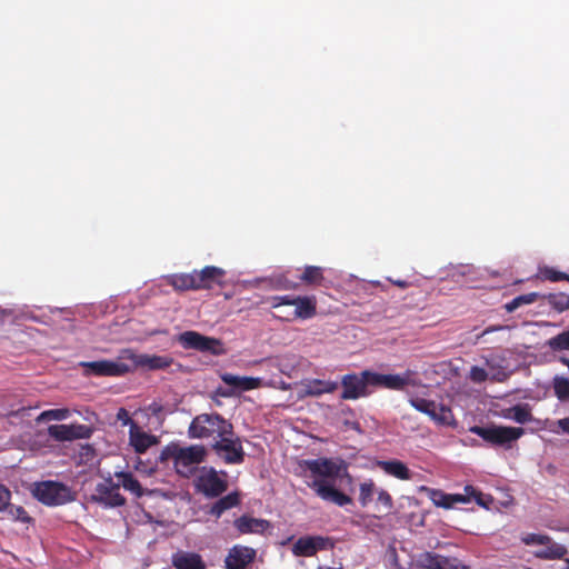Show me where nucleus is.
Returning <instances> with one entry per match:
<instances>
[{
	"mask_svg": "<svg viewBox=\"0 0 569 569\" xmlns=\"http://www.w3.org/2000/svg\"><path fill=\"white\" fill-rule=\"evenodd\" d=\"M303 466L311 473V480L307 486L323 501L345 507L352 502V499L338 490L335 480L339 477L341 467L329 458L305 460Z\"/></svg>",
	"mask_w": 569,
	"mask_h": 569,
	"instance_id": "nucleus-1",
	"label": "nucleus"
},
{
	"mask_svg": "<svg viewBox=\"0 0 569 569\" xmlns=\"http://www.w3.org/2000/svg\"><path fill=\"white\" fill-rule=\"evenodd\" d=\"M342 400H356L368 397L375 389L382 388L381 373L363 370L360 373H348L341 378Z\"/></svg>",
	"mask_w": 569,
	"mask_h": 569,
	"instance_id": "nucleus-2",
	"label": "nucleus"
},
{
	"mask_svg": "<svg viewBox=\"0 0 569 569\" xmlns=\"http://www.w3.org/2000/svg\"><path fill=\"white\" fill-rule=\"evenodd\" d=\"M232 423L224 419L221 415L201 413L196 416L189 425L188 436L191 439L213 438L232 433Z\"/></svg>",
	"mask_w": 569,
	"mask_h": 569,
	"instance_id": "nucleus-3",
	"label": "nucleus"
},
{
	"mask_svg": "<svg viewBox=\"0 0 569 569\" xmlns=\"http://www.w3.org/2000/svg\"><path fill=\"white\" fill-rule=\"evenodd\" d=\"M273 309L281 307H293L292 310L286 312L281 318L286 321L296 319H311L317 315V299L315 296H274L269 299Z\"/></svg>",
	"mask_w": 569,
	"mask_h": 569,
	"instance_id": "nucleus-4",
	"label": "nucleus"
},
{
	"mask_svg": "<svg viewBox=\"0 0 569 569\" xmlns=\"http://www.w3.org/2000/svg\"><path fill=\"white\" fill-rule=\"evenodd\" d=\"M176 340L186 350L208 352L212 356H221L226 352L220 339L207 337L193 330L179 333Z\"/></svg>",
	"mask_w": 569,
	"mask_h": 569,
	"instance_id": "nucleus-5",
	"label": "nucleus"
},
{
	"mask_svg": "<svg viewBox=\"0 0 569 569\" xmlns=\"http://www.w3.org/2000/svg\"><path fill=\"white\" fill-rule=\"evenodd\" d=\"M206 457L207 449L203 445L188 447L178 445L174 470L179 476L190 478L196 473L198 465L203 462Z\"/></svg>",
	"mask_w": 569,
	"mask_h": 569,
	"instance_id": "nucleus-6",
	"label": "nucleus"
},
{
	"mask_svg": "<svg viewBox=\"0 0 569 569\" xmlns=\"http://www.w3.org/2000/svg\"><path fill=\"white\" fill-rule=\"evenodd\" d=\"M33 496L37 500L47 506H60L74 499L70 488L57 481L36 483Z\"/></svg>",
	"mask_w": 569,
	"mask_h": 569,
	"instance_id": "nucleus-7",
	"label": "nucleus"
},
{
	"mask_svg": "<svg viewBox=\"0 0 569 569\" xmlns=\"http://www.w3.org/2000/svg\"><path fill=\"white\" fill-rule=\"evenodd\" d=\"M212 450L228 465H239L244 461V450L241 439L232 429L231 435L219 437L211 445Z\"/></svg>",
	"mask_w": 569,
	"mask_h": 569,
	"instance_id": "nucleus-8",
	"label": "nucleus"
},
{
	"mask_svg": "<svg viewBox=\"0 0 569 569\" xmlns=\"http://www.w3.org/2000/svg\"><path fill=\"white\" fill-rule=\"evenodd\" d=\"M470 431L482 438L485 441L497 446H503L512 441H516L525 433L523 429L520 427L506 426H475L470 429Z\"/></svg>",
	"mask_w": 569,
	"mask_h": 569,
	"instance_id": "nucleus-9",
	"label": "nucleus"
},
{
	"mask_svg": "<svg viewBox=\"0 0 569 569\" xmlns=\"http://www.w3.org/2000/svg\"><path fill=\"white\" fill-rule=\"evenodd\" d=\"M409 403L418 411L428 415L435 422L442 426L456 425L455 416L451 409L445 405H437L432 400L420 397H412Z\"/></svg>",
	"mask_w": 569,
	"mask_h": 569,
	"instance_id": "nucleus-10",
	"label": "nucleus"
},
{
	"mask_svg": "<svg viewBox=\"0 0 569 569\" xmlns=\"http://www.w3.org/2000/svg\"><path fill=\"white\" fill-rule=\"evenodd\" d=\"M121 359L130 360L136 368H144L148 370H162L169 368L173 363V358L169 356H158L148 353H136L132 349H123L120 355Z\"/></svg>",
	"mask_w": 569,
	"mask_h": 569,
	"instance_id": "nucleus-11",
	"label": "nucleus"
},
{
	"mask_svg": "<svg viewBox=\"0 0 569 569\" xmlns=\"http://www.w3.org/2000/svg\"><path fill=\"white\" fill-rule=\"evenodd\" d=\"M84 375L97 377H121L131 371V367L118 361L98 360L80 362Z\"/></svg>",
	"mask_w": 569,
	"mask_h": 569,
	"instance_id": "nucleus-12",
	"label": "nucleus"
},
{
	"mask_svg": "<svg viewBox=\"0 0 569 569\" xmlns=\"http://www.w3.org/2000/svg\"><path fill=\"white\" fill-rule=\"evenodd\" d=\"M92 432L93 429L90 426L81 423L51 425L48 427V435L59 442L89 439Z\"/></svg>",
	"mask_w": 569,
	"mask_h": 569,
	"instance_id": "nucleus-13",
	"label": "nucleus"
},
{
	"mask_svg": "<svg viewBox=\"0 0 569 569\" xmlns=\"http://www.w3.org/2000/svg\"><path fill=\"white\" fill-rule=\"evenodd\" d=\"M331 539L322 536L300 537L292 546L291 551L296 557H312L319 550L331 548Z\"/></svg>",
	"mask_w": 569,
	"mask_h": 569,
	"instance_id": "nucleus-14",
	"label": "nucleus"
},
{
	"mask_svg": "<svg viewBox=\"0 0 569 569\" xmlns=\"http://www.w3.org/2000/svg\"><path fill=\"white\" fill-rule=\"evenodd\" d=\"M257 558V550L243 545H234L224 558L226 569H248Z\"/></svg>",
	"mask_w": 569,
	"mask_h": 569,
	"instance_id": "nucleus-15",
	"label": "nucleus"
},
{
	"mask_svg": "<svg viewBox=\"0 0 569 569\" xmlns=\"http://www.w3.org/2000/svg\"><path fill=\"white\" fill-rule=\"evenodd\" d=\"M196 486L200 492L209 498L219 497L228 488L227 481L220 478L213 468L202 472L198 477Z\"/></svg>",
	"mask_w": 569,
	"mask_h": 569,
	"instance_id": "nucleus-16",
	"label": "nucleus"
},
{
	"mask_svg": "<svg viewBox=\"0 0 569 569\" xmlns=\"http://www.w3.org/2000/svg\"><path fill=\"white\" fill-rule=\"evenodd\" d=\"M382 378V388L389 390H405L406 387H421L422 382L419 375L412 370H406L399 375H383Z\"/></svg>",
	"mask_w": 569,
	"mask_h": 569,
	"instance_id": "nucleus-17",
	"label": "nucleus"
},
{
	"mask_svg": "<svg viewBox=\"0 0 569 569\" xmlns=\"http://www.w3.org/2000/svg\"><path fill=\"white\" fill-rule=\"evenodd\" d=\"M120 485L113 483L111 478L96 487V499L109 507H121L126 498L119 492Z\"/></svg>",
	"mask_w": 569,
	"mask_h": 569,
	"instance_id": "nucleus-18",
	"label": "nucleus"
},
{
	"mask_svg": "<svg viewBox=\"0 0 569 569\" xmlns=\"http://www.w3.org/2000/svg\"><path fill=\"white\" fill-rule=\"evenodd\" d=\"M233 527L239 535H263L271 528V525L266 519L253 518L251 516L243 515L233 521Z\"/></svg>",
	"mask_w": 569,
	"mask_h": 569,
	"instance_id": "nucleus-19",
	"label": "nucleus"
},
{
	"mask_svg": "<svg viewBox=\"0 0 569 569\" xmlns=\"http://www.w3.org/2000/svg\"><path fill=\"white\" fill-rule=\"evenodd\" d=\"M226 271L214 266H207L202 270H194L197 289H210L213 284H220Z\"/></svg>",
	"mask_w": 569,
	"mask_h": 569,
	"instance_id": "nucleus-20",
	"label": "nucleus"
},
{
	"mask_svg": "<svg viewBox=\"0 0 569 569\" xmlns=\"http://www.w3.org/2000/svg\"><path fill=\"white\" fill-rule=\"evenodd\" d=\"M129 440L137 453H144L151 446L158 443L156 436L142 431L134 421H131Z\"/></svg>",
	"mask_w": 569,
	"mask_h": 569,
	"instance_id": "nucleus-21",
	"label": "nucleus"
},
{
	"mask_svg": "<svg viewBox=\"0 0 569 569\" xmlns=\"http://www.w3.org/2000/svg\"><path fill=\"white\" fill-rule=\"evenodd\" d=\"M172 566L176 569H206L202 557L196 552L178 551L172 556Z\"/></svg>",
	"mask_w": 569,
	"mask_h": 569,
	"instance_id": "nucleus-22",
	"label": "nucleus"
},
{
	"mask_svg": "<svg viewBox=\"0 0 569 569\" xmlns=\"http://www.w3.org/2000/svg\"><path fill=\"white\" fill-rule=\"evenodd\" d=\"M377 466L385 473L395 477L399 480H410L412 478V472L410 471V469L407 467L405 462L400 460H382L378 461Z\"/></svg>",
	"mask_w": 569,
	"mask_h": 569,
	"instance_id": "nucleus-23",
	"label": "nucleus"
},
{
	"mask_svg": "<svg viewBox=\"0 0 569 569\" xmlns=\"http://www.w3.org/2000/svg\"><path fill=\"white\" fill-rule=\"evenodd\" d=\"M221 380L230 387L237 388L242 391L253 390L260 388L262 381L260 378L253 377H240L234 376L232 373H223L221 375Z\"/></svg>",
	"mask_w": 569,
	"mask_h": 569,
	"instance_id": "nucleus-24",
	"label": "nucleus"
},
{
	"mask_svg": "<svg viewBox=\"0 0 569 569\" xmlns=\"http://www.w3.org/2000/svg\"><path fill=\"white\" fill-rule=\"evenodd\" d=\"M339 387V383L331 380L313 379L305 385V392L307 396L319 397L323 393H332Z\"/></svg>",
	"mask_w": 569,
	"mask_h": 569,
	"instance_id": "nucleus-25",
	"label": "nucleus"
},
{
	"mask_svg": "<svg viewBox=\"0 0 569 569\" xmlns=\"http://www.w3.org/2000/svg\"><path fill=\"white\" fill-rule=\"evenodd\" d=\"M503 417L521 425L532 421L531 409L528 403H519L508 408Z\"/></svg>",
	"mask_w": 569,
	"mask_h": 569,
	"instance_id": "nucleus-26",
	"label": "nucleus"
},
{
	"mask_svg": "<svg viewBox=\"0 0 569 569\" xmlns=\"http://www.w3.org/2000/svg\"><path fill=\"white\" fill-rule=\"evenodd\" d=\"M240 503V497L237 492H230L227 496L217 500L211 509L210 515L219 518L224 511L237 507Z\"/></svg>",
	"mask_w": 569,
	"mask_h": 569,
	"instance_id": "nucleus-27",
	"label": "nucleus"
},
{
	"mask_svg": "<svg viewBox=\"0 0 569 569\" xmlns=\"http://www.w3.org/2000/svg\"><path fill=\"white\" fill-rule=\"evenodd\" d=\"M114 476L119 480L118 485L133 493L137 498H140L144 495L140 482L133 477L131 472L120 471L116 472Z\"/></svg>",
	"mask_w": 569,
	"mask_h": 569,
	"instance_id": "nucleus-28",
	"label": "nucleus"
},
{
	"mask_svg": "<svg viewBox=\"0 0 569 569\" xmlns=\"http://www.w3.org/2000/svg\"><path fill=\"white\" fill-rule=\"evenodd\" d=\"M419 490L425 492L435 506L443 509L451 508L450 493H447L440 489L429 488L427 486H421Z\"/></svg>",
	"mask_w": 569,
	"mask_h": 569,
	"instance_id": "nucleus-29",
	"label": "nucleus"
},
{
	"mask_svg": "<svg viewBox=\"0 0 569 569\" xmlns=\"http://www.w3.org/2000/svg\"><path fill=\"white\" fill-rule=\"evenodd\" d=\"M169 283L178 290H198L196 283L194 270L191 273L172 274Z\"/></svg>",
	"mask_w": 569,
	"mask_h": 569,
	"instance_id": "nucleus-30",
	"label": "nucleus"
},
{
	"mask_svg": "<svg viewBox=\"0 0 569 569\" xmlns=\"http://www.w3.org/2000/svg\"><path fill=\"white\" fill-rule=\"evenodd\" d=\"M386 559L390 569H412V561L403 559L397 548L390 545L386 552Z\"/></svg>",
	"mask_w": 569,
	"mask_h": 569,
	"instance_id": "nucleus-31",
	"label": "nucleus"
},
{
	"mask_svg": "<svg viewBox=\"0 0 569 569\" xmlns=\"http://www.w3.org/2000/svg\"><path fill=\"white\" fill-rule=\"evenodd\" d=\"M542 546L545 548L537 553V556L542 559H562L568 553L563 545L553 542L551 539L549 543Z\"/></svg>",
	"mask_w": 569,
	"mask_h": 569,
	"instance_id": "nucleus-32",
	"label": "nucleus"
},
{
	"mask_svg": "<svg viewBox=\"0 0 569 569\" xmlns=\"http://www.w3.org/2000/svg\"><path fill=\"white\" fill-rule=\"evenodd\" d=\"M300 280L306 284H320L323 280V270L321 267L307 266L300 276Z\"/></svg>",
	"mask_w": 569,
	"mask_h": 569,
	"instance_id": "nucleus-33",
	"label": "nucleus"
},
{
	"mask_svg": "<svg viewBox=\"0 0 569 569\" xmlns=\"http://www.w3.org/2000/svg\"><path fill=\"white\" fill-rule=\"evenodd\" d=\"M538 298H539V293H537V292L521 295V296L513 298L508 303H506L505 309L507 310V312H513L519 307H521L523 305H531V303L536 302L538 300Z\"/></svg>",
	"mask_w": 569,
	"mask_h": 569,
	"instance_id": "nucleus-34",
	"label": "nucleus"
},
{
	"mask_svg": "<svg viewBox=\"0 0 569 569\" xmlns=\"http://www.w3.org/2000/svg\"><path fill=\"white\" fill-rule=\"evenodd\" d=\"M545 298L548 303L558 312H563L569 309V293H549Z\"/></svg>",
	"mask_w": 569,
	"mask_h": 569,
	"instance_id": "nucleus-35",
	"label": "nucleus"
},
{
	"mask_svg": "<svg viewBox=\"0 0 569 569\" xmlns=\"http://www.w3.org/2000/svg\"><path fill=\"white\" fill-rule=\"evenodd\" d=\"M552 388L555 396L559 401H567L569 399V379L556 376L552 379Z\"/></svg>",
	"mask_w": 569,
	"mask_h": 569,
	"instance_id": "nucleus-36",
	"label": "nucleus"
},
{
	"mask_svg": "<svg viewBox=\"0 0 569 569\" xmlns=\"http://www.w3.org/2000/svg\"><path fill=\"white\" fill-rule=\"evenodd\" d=\"M441 558V555L425 551L418 556L417 563L425 569H439Z\"/></svg>",
	"mask_w": 569,
	"mask_h": 569,
	"instance_id": "nucleus-37",
	"label": "nucleus"
},
{
	"mask_svg": "<svg viewBox=\"0 0 569 569\" xmlns=\"http://www.w3.org/2000/svg\"><path fill=\"white\" fill-rule=\"evenodd\" d=\"M70 410L67 408L61 409H50L42 411L36 419L38 423L49 421V420H64L69 418Z\"/></svg>",
	"mask_w": 569,
	"mask_h": 569,
	"instance_id": "nucleus-38",
	"label": "nucleus"
},
{
	"mask_svg": "<svg viewBox=\"0 0 569 569\" xmlns=\"http://www.w3.org/2000/svg\"><path fill=\"white\" fill-rule=\"evenodd\" d=\"M547 345L553 351L569 350V330L550 338Z\"/></svg>",
	"mask_w": 569,
	"mask_h": 569,
	"instance_id": "nucleus-39",
	"label": "nucleus"
},
{
	"mask_svg": "<svg viewBox=\"0 0 569 569\" xmlns=\"http://www.w3.org/2000/svg\"><path fill=\"white\" fill-rule=\"evenodd\" d=\"M8 513L9 518L13 521L21 522H30L31 518L28 516L27 511L21 506H13L10 502L8 503V508L4 509Z\"/></svg>",
	"mask_w": 569,
	"mask_h": 569,
	"instance_id": "nucleus-40",
	"label": "nucleus"
},
{
	"mask_svg": "<svg viewBox=\"0 0 569 569\" xmlns=\"http://www.w3.org/2000/svg\"><path fill=\"white\" fill-rule=\"evenodd\" d=\"M486 365L490 370V378L497 382H503L509 378V373L501 366L495 363L493 360H486Z\"/></svg>",
	"mask_w": 569,
	"mask_h": 569,
	"instance_id": "nucleus-41",
	"label": "nucleus"
},
{
	"mask_svg": "<svg viewBox=\"0 0 569 569\" xmlns=\"http://www.w3.org/2000/svg\"><path fill=\"white\" fill-rule=\"evenodd\" d=\"M359 502L362 507H366L371 500L375 492V483L370 480L362 482L359 488Z\"/></svg>",
	"mask_w": 569,
	"mask_h": 569,
	"instance_id": "nucleus-42",
	"label": "nucleus"
},
{
	"mask_svg": "<svg viewBox=\"0 0 569 569\" xmlns=\"http://www.w3.org/2000/svg\"><path fill=\"white\" fill-rule=\"evenodd\" d=\"M177 449H178V443H174V442H171L169 445H167L160 452L159 457H158V462L160 463H164L167 462L168 460H172L173 463L176 462V457H177Z\"/></svg>",
	"mask_w": 569,
	"mask_h": 569,
	"instance_id": "nucleus-43",
	"label": "nucleus"
},
{
	"mask_svg": "<svg viewBox=\"0 0 569 569\" xmlns=\"http://www.w3.org/2000/svg\"><path fill=\"white\" fill-rule=\"evenodd\" d=\"M465 496H468L469 497V502L471 501V499H475L477 505L481 506V507H488L487 506V501L485 500V495L480 491H478L473 486L471 485H467L465 487Z\"/></svg>",
	"mask_w": 569,
	"mask_h": 569,
	"instance_id": "nucleus-44",
	"label": "nucleus"
},
{
	"mask_svg": "<svg viewBox=\"0 0 569 569\" xmlns=\"http://www.w3.org/2000/svg\"><path fill=\"white\" fill-rule=\"evenodd\" d=\"M540 274H541L542 279H546V280H549L552 282L561 281L567 278V273L555 270L553 268H549V267L541 269Z\"/></svg>",
	"mask_w": 569,
	"mask_h": 569,
	"instance_id": "nucleus-45",
	"label": "nucleus"
},
{
	"mask_svg": "<svg viewBox=\"0 0 569 569\" xmlns=\"http://www.w3.org/2000/svg\"><path fill=\"white\" fill-rule=\"evenodd\" d=\"M522 542L527 546L532 545H546L550 542V537L547 535H538V533H528L525 537H522Z\"/></svg>",
	"mask_w": 569,
	"mask_h": 569,
	"instance_id": "nucleus-46",
	"label": "nucleus"
},
{
	"mask_svg": "<svg viewBox=\"0 0 569 569\" xmlns=\"http://www.w3.org/2000/svg\"><path fill=\"white\" fill-rule=\"evenodd\" d=\"M488 377H489V373L487 372L486 369L478 367V366L471 367L470 372H469V378L471 381H473L476 383H481V382L486 381L488 379Z\"/></svg>",
	"mask_w": 569,
	"mask_h": 569,
	"instance_id": "nucleus-47",
	"label": "nucleus"
},
{
	"mask_svg": "<svg viewBox=\"0 0 569 569\" xmlns=\"http://www.w3.org/2000/svg\"><path fill=\"white\" fill-rule=\"evenodd\" d=\"M439 569H469V567L465 566L456 558L443 557L440 560Z\"/></svg>",
	"mask_w": 569,
	"mask_h": 569,
	"instance_id": "nucleus-48",
	"label": "nucleus"
},
{
	"mask_svg": "<svg viewBox=\"0 0 569 569\" xmlns=\"http://www.w3.org/2000/svg\"><path fill=\"white\" fill-rule=\"evenodd\" d=\"M378 503L382 505L386 511L391 510L393 503L390 493L386 490H380L377 498Z\"/></svg>",
	"mask_w": 569,
	"mask_h": 569,
	"instance_id": "nucleus-49",
	"label": "nucleus"
},
{
	"mask_svg": "<svg viewBox=\"0 0 569 569\" xmlns=\"http://www.w3.org/2000/svg\"><path fill=\"white\" fill-rule=\"evenodd\" d=\"M10 499V490L4 485L0 483V511H4V509L8 508Z\"/></svg>",
	"mask_w": 569,
	"mask_h": 569,
	"instance_id": "nucleus-50",
	"label": "nucleus"
},
{
	"mask_svg": "<svg viewBox=\"0 0 569 569\" xmlns=\"http://www.w3.org/2000/svg\"><path fill=\"white\" fill-rule=\"evenodd\" d=\"M450 500H451V508H452L456 503H468L469 497L465 496L462 493H450Z\"/></svg>",
	"mask_w": 569,
	"mask_h": 569,
	"instance_id": "nucleus-51",
	"label": "nucleus"
},
{
	"mask_svg": "<svg viewBox=\"0 0 569 569\" xmlns=\"http://www.w3.org/2000/svg\"><path fill=\"white\" fill-rule=\"evenodd\" d=\"M557 426L561 432L569 435V416L557 421Z\"/></svg>",
	"mask_w": 569,
	"mask_h": 569,
	"instance_id": "nucleus-52",
	"label": "nucleus"
},
{
	"mask_svg": "<svg viewBox=\"0 0 569 569\" xmlns=\"http://www.w3.org/2000/svg\"><path fill=\"white\" fill-rule=\"evenodd\" d=\"M507 328H508L507 326H500V325H498V326H489V327H487V328L481 332V335H480V336H478V339H479L480 337H483V336L488 335V333H491V332H495V331L505 330V329H507Z\"/></svg>",
	"mask_w": 569,
	"mask_h": 569,
	"instance_id": "nucleus-53",
	"label": "nucleus"
},
{
	"mask_svg": "<svg viewBox=\"0 0 569 569\" xmlns=\"http://www.w3.org/2000/svg\"><path fill=\"white\" fill-rule=\"evenodd\" d=\"M122 418H126L124 423H127V422H130V423H131V421H132V420L128 417V412H127V410H126V409H123V408H121V409L119 410V412H118V419H120V420H121Z\"/></svg>",
	"mask_w": 569,
	"mask_h": 569,
	"instance_id": "nucleus-54",
	"label": "nucleus"
},
{
	"mask_svg": "<svg viewBox=\"0 0 569 569\" xmlns=\"http://www.w3.org/2000/svg\"><path fill=\"white\" fill-rule=\"evenodd\" d=\"M392 283L402 289H405L409 286L408 281H406V280H393Z\"/></svg>",
	"mask_w": 569,
	"mask_h": 569,
	"instance_id": "nucleus-55",
	"label": "nucleus"
},
{
	"mask_svg": "<svg viewBox=\"0 0 569 569\" xmlns=\"http://www.w3.org/2000/svg\"><path fill=\"white\" fill-rule=\"evenodd\" d=\"M318 569H341V568H332V567H322V566H320Z\"/></svg>",
	"mask_w": 569,
	"mask_h": 569,
	"instance_id": "nucleus-56",
	"label": "nucleus"
},
{
	"mask_svg": "<svg viewBox=\"0 0 569 569\" xmlns=\"http://www.w3.org/2000/svg\"><path fill=\"white\" fill-rule=\"evenodd\" d=\"M400 551H401L402 553H405L406 556H408V555H407V551H406V549H405V548H401V550H400Z\"/></svg>",
	"mask_w": 569,
	"mask_h": 569,
	"instance_id": "nucleus-57",
	"label": "nucleus"
},
{
	"mask_svg": "<svg viewBox=\"0 0 569 569\" xmlns=\"http://www.w3.org/2000/svg\"><path fill=\"white\" fill-rule=\"evenodd\" d=\"M566 562H567V565H568V568H567V569H569V559H566Z\"/></svg>",
	"mask_w": 569,
	"mask_h": 569,
	"instance_id": "nucleus-58",
	"label": "nucleus"
},
{
	"mask_svg": "<svg viewBox=\"0 0 569 569\" xmlns=\"http://www.w3.org/2000/svg\"><path fill=\"white\" fill-rule=\"evenodd\" d=\"M565 280L569 282V274H567V278Z\"/></svg>",
	"mask_w": 569,
	"mask_h": 569,
	"instance_id": "nucleus-59",
	"label": "nucleus"
}]
</instances>
